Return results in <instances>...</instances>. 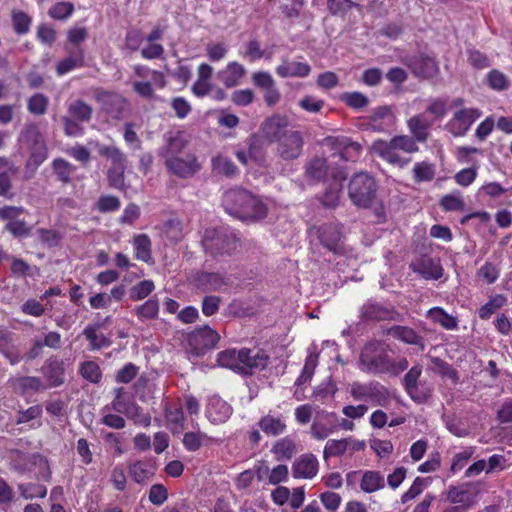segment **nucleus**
<instances>
[{"label": "nucleus", "mask_w": 512, "mask_h": 512, "mask_svg": "<svg viewBox=\"0 0 512 512\" xmlns=\"http://www.w3.org/2000/svg\"><path fill=\"white\" fill-rule=\"evenodd\" d=\"M222 442V439L208 436L203 432H187L183 436V445L191 452L197 451L202 445H220Z\"/></svg>", "instance_id": "5701e85b"}, {"label": "nucleus", "mask_w": 512, "mask_h": 512, "mask_svg": "<svg viewBox=\"0 0 512 512\" xmlns=\"http://www.w3.org/2000/svg\"><path fill=\"white\" fill-rule=\"evenodd\" d=\"M431 369L442 376L451 379L453 382L458 381L456 371L438 357L431 358Z\"/></svg>", "instance_id": "bf43d9fd"}, {"label": "nucleus", "mask_w": 512, "mask_h": 512, "mask_svg": "<svg viewBox=\"0 0 512 512\" xmlns=\"http://www.w3.org/2000/svg\"><path fill=\"white\" fill-rule=\"evenodd\" d=\"M203 246L211 254H231L240 246L237 237L226 230H207L203 239Z\"/></svg>", "instance_id": "0eeeda50"}, {"label": "nucleus", "mask_w": 512, "mask_h": 512, "mask_svg": "<svg viewBox=\"0 0 512 512\" xmlns=\"http://www.w3.org/2000/svg\"><path fill=\"white\" fill-rule=\"evenodd\" d=\"M261 430L269 436L282 434L286 429L285 421L281 417H274L270 414L264 416L259 421Z\"/></svg>", "instance_id": "c756f323"}, {"label": "nucleus", "mask_w": 512, "mask_h": 512, "mask_svg": "<svg viewBox=\"0 0 512 512\" xmlns=\"http://www.w3.org/2000/svg\"><path fill=\"white\" fill-rule=\"evenodd\" d=\"M159 311L158 301L155 299H149L144 304L138 306L135 309V313L139 318L152 319L155 318Z\"/></svg>", "instance_id": "13d9d810"}, {"label": "nucleus", "mask_w": 512, "mask_h": 512, "mask_svg": "<svg viewBox=\"0 0 512 512\" xmlns=\"http://www.w3.org/2000/svg\"><path fill=\"white\" fill-rule=\"evenodd\" d=\"M129 473L137 483H145L154 474L152 467L143 461H136L129 466Z\"/></svg>", "instance_id": "c9c22d12"}, {"label": "nucleus", "mask_w": 512, "mask_h": 512, "mask_svg": "<svg viewBox=\"0 0 512 512\" xmlns=\"http://www.w3.org/2000/svg\"><path fill=\"white\" fill-rule=\"evenodd\" d=\"M12 22L18 34H26L29 31L32 20L26 13L14 11L12 14Z\"/></svg>", "instance_id": "680f3d73"}, {"label": "nucleus", "mask_w": 512, "mask_h": 512, "mask_svg": "<svg viewBox=\"0 0 512 512\" xmlns=\"http://www.w3.org/2000/svg\"><path fill=\"white\" fill-rule=\"evenodd\" d=\"M44 375L49 381L50 386H59L64 382L63 363L51 361L43 368Z\"/></svg>", "instance_id": "72a5a7b5"}, {"label": "nucleus", "mask_w": 512, "mask_h": 512, "mask_svg": "<svg viewBox=\"0 0 512 512\" xmlns=\"http://www.w3.org/2000/svg\"><path fill=\"white\" fill-rule=\"evenodd\" d=\"M475 450V447L469 446L456 453L451 464V471L456 473L462 470L467 465L468 461L473 457Z\"/></svg>", "instance_id": "09e8293b"}, {"label": "nucleus", "mask_w": 512, "mask_h": 512, "mask_svg": "<svg viewBox=\"0 0 512 512\" xmlns=\"http://www.w3.org/2000/svg\"><path fill=\"white\" fill-rule=\"evenodd\" d=\"M37 461L43 462L46 466V462L38 454H25L20 451H14L11 456V467L19 474H24L31 469L32 464H36Z\"/></svg>", "instance_id": "b1692460"}, {"label": "nucleus", "mask_w": 512, "mask_h": 512, "mask_svg": "<svg viewBox=\"0 0 512 512\" xmlns=\"http://www.w3.org/2000/svg\"><path fill=\"white\" fill-rule=\"evenodd\" d=\"M205 50L210 61L219 62L226 57L228 46L223 42H210L206 45Z\"/></svg>", "instance_id": "3c124183"}, {"label": "nucleus", "mask_w": 512, "mask_h": 512, "mask_svg": "<svg viewBox=\"0 0 512 512\" xmlns=\"http://www.w3.org/2000/svg\"><path fill=\"white\" fill-rule=\"evenodd\" d=\"M336 142L338 146L343 149L341 152L343 159L354 161L360 155L361 145L359 143L353 142L345 137L337 138Z\"/></svg>", "instance_id": "58836bf2"}, {"label": "nucleus", "mask_w": 512, "mask_h": 512, "mask_svg": "<svg viewBox=\"0 0 512 512\" xmlns=\"http://www.w3.org/2000/svg\"><path fill=\"white\" fill-rule=\"evenodd\" d=\"M426 316L433 323L440 325L446 330H455L458 326L457 318L451 314H448L441 307H433L429 309Z\"/></svg>", "instance_id": "bb28decb"}, {"label": "nucleus", "mask_w": 512, "mask_h": 512, "mask_svg": "<svg viewBox=\"0 0 512 512\" xmlns=\"http://www.w3.org/2000/svg\"><path fill=\"white\" fill-rule=\"evenodd\" d=\"M223 205L228 213L244 221L262 220L269 209L262 198L244 189L226 191Z\"/></svg>", "instance_id": "f03ea898"}, {"label": "nucleus", "mask_w": 512, "mask_h": 512, "mask_svg": "<svg viewBox=\"0 0 512 512\" xmlns=\"http://www.w3.org/2000/svg\"><path fill=\"white\" fill-rule=\"evenodd\" d=\"M20 495L25 499L44 498L47 488L40 484L27 483L19 485Z\"/></svg>", "instance_id": "8fccbe9b"}, {"label": "nucleus", "mask_w": 512, "mask_h": 512, "mask_svg": "<svg viewBox=\"0 0 512 512\" xmlns=\"http://www.w3.org/2000/svg\"><path fill=\"white\" fill-rule=\"evenodd\" d=\"M23 137L30 147L26 168L34 172L46 160L47 147L36 126L27 127Z\"/></svg>", "instance_id": "6e6552de"}, {"label": "nucleus", "mask_w": 512, "mask_h": 512, "mask_svg": "<svg viewBox=\"0 0 512 512\" xmlns=\"http://www.w3.org/2000/svg\"><path fill=\"white\" fill-rule=\"evenodd\" d=\"M192 339L202 349H214L219 341V335L211 328L205 327L195 332Z\"/></svg>", "instance_id": "7c9ffc66"}, {"label": "nucleus", "mask_w": 512, "mask_h": 512, "mask_svg": "<svg viewBox=\"0 0 512 512\" xmlns=\"http://www.w3.org/2000/svg\"><path fill=\"white\" fill-rule=\"evenodd\" d=\"M385 486L384 476L375 470H367L363 472L360 488L365 493L376 492Z\"/></svg>", "instance_id": "cd10ccee"}, {"label": "nucleus", "mask_w": 512, "mask_h": 512, "mask_svg": "<svg viewBox=\"0 0 512 512\" xmlns=\"http://www.w3.org/2000/svg\"><path fill=\"white\" fill-rule=\"evenodd\" d=\"M371 149L377 156H379L384 161L401 168L406 166L410 161L409 158L406 159L400 155L399 150L396 149V147L390 140H376L372 144Z\"/></svg>", "instance_id": "ddd939ff"}, {"label": "nucleus", "mask_w": 512, "mask_h": 512, "mask_svg": "<svg viewBox=\"0 0 512 512\" xmlns=\"http://www.w3.org/2000/svg\"><path fill=\"white\" fill-rule=\"evenodd\" d=\"M408 367L405 358H391L388 354H360L359 368L369 373L398 375Z\"/></svg>", "instance_id": "20e7f679"}, {"label": "nucleus", "mask_w": 512, "mask_h": 512, "mask_svg": "<svg viewBox=\"0 0 512 512\" xmlns=\"http://www.w3.org/2000/svg\"><path fill=\"white\" fill-rule=\"evenodd\" d=\"M288 126V119L284 115L275 114L267 118L261 125V133L270 142H277L283 137Z\"/></svg>", "instance_id": "4468645a"}, {"label": "nucleus", "mask_w": 512, "mask_h": 512, "mask_svg": "<svg viewBox=\"0 0 512 512\" xmlns=\"http://www.w3.org/2000/svg\"><path fill=\"white\" fill-rule=\"evenodd\" d=\"M411 269L425 279H439L443 275L440 260L429 256H422L410 265Z\"/></svg>", "instance_id": "a211bd4d"}, {"label": "nucleus", "mask_w": 512, "mask_h": 512, "mask_svg": "<svg viewBox=\"0 0 512 512\" xmlns=\"http://www.w3.org/2000/svg\"><path fill=\"white\" fill-rule=\"evenodd\" d=\"M246 73V68L242 64L236 61H231L217 72L216 77L226 88H233L241 84Z\"/></svg>", "instance_id": "dca6fc26"}, {"label": "nucleus", "mask_w": 512, "mask_h": 512, "mask_svg": "<svg viewBox=\"0 0 512 512\" xmlns=\"http://www.w3.org/2000/svg\"><path fill=\"white\" fill-rule=\"evenodd\" d=\"M395 122V116L391 110L384 106L377 108L369 120L370 127L377 132L389 130Z\"/></svg>", "instance_id": "4be33fe9"}, {"label": "nucleus", "mask_w": 512, "mask_h": 512, "mask_svg": "<svg viewBox=\"0 0 512 512\" xmlns=\"http://www.w3.org/2000/svg\"><path fill=\"white\" fill-rule=\"evenodd\" d=\"M376 184L374 179L366 174L355 175L349 184V197L358 207L368 208L375 200Z\"/></svg>", "instance_id": "423d86ee"}, {"label": "nucleus", "mask_w": 512, "mask_h": 512, "mask_svg": "<svg viewBox=\"0 0 512 512\" xmlns=\"http://www.w3.org/2000/svg\"><path fill=\"white\" fill-rule=\"evenodd\" d=\"M74 11V6L70 2H58L49 9V16L57 20L67 19Z\"/></svg>", "instance_id": "4d7b16f0"}, {"label": "nucleus", "mask_w": 512, "mask_h": 512, "mask_svg": "<svg viewBox=\"0 0 512 512\" xmlns=\"http://www.w3.org/2000/svg\"><path fill=\"white\" fill-rule=\"evenodd\" d=\"M407 125L414 140L417 142H425L428 139V129L431 126V123L424 117L423 114H418L411 117L407 121Z\"/></svg>", "instance_id": "a878e982"}, {"label": "nucleus", "mask_w": 512, "mask_h": 512, "mask_svg": "<svg viewBox=\"0 0 512 512\" xmlns=\"http://www.w3.org/2000/svg\"><path fill=\"white\" fill-rule=\"evenodd\" d=\"M276 73L281 78H305L311 73V66L305 61L283 59L276 67Z\"/></svg>", "instance_id": "6ab92c4d"}, {"label": "nucleus", "mask_w": 512, "mask_h": 512, "mask_svg": "<svg viewBox=\"0 0 512 512\" xmlns=\"http://www.w3.org/2000/svg\"><path fill=\"white\" fill-rule=\"evenodd\" d=\"M333 177H335V179H336L334 187L332 190L327 191L323 198L324 205L330 206V207L337 205L339 198H340V193L342 190L341 181L345 179V177L342 175V173H338L337 175L333 174Z\"/></svg>", "instance_id": "603ef678"}, {"label": "nucleus", "mask_w": 512, "mask_h": 512, "mask_svg": "<svg viewBox=\"0 0 512 512\" xmlns=\"http://www.w3.org/2000/svg\"><path fill=\"white\" fill-rule=\"evenodd\" d=\"M277 152L284 160H292L301 154L303 139L298 131H288L283 137L277 141Z\"/></svg>", "instance_id": "9d476101"}, {"label": "nucleus", "mask_w": 512, "mask_h": 512, "mask_svg": "<svg viewBox=\"0 0 512 512\" xmlns=\"http://www.w3.org/2000/svg\"><path fill=\"white\" fill-rule=\"evenodd\" d=\"M112 408L133 421L137 426L149 427L151 424V416L145 413L143 409L134 402H124L117 396L112 402Z\"/></svg>", "instance_id": "1a4fd4ad"}, {"label": "nucleus", "mask_w": 512, "mask_h": 512, "mask_svg": "<svg viewBox=\"0 0 512 512\" xmlns=\"http://www.w3.org/2000/svg\"><path fill=\"white\" fill-rule=\"evenodd\" d=\"M272 452L277 460H288L296 453V446L292 439L285 437L274 444Z\"/></svg>", "instance_id": "473e14b6"}, {"label": "nucleus", "mask_w": 512, "mask_h": 512, "mask_svg": "<svg viewBox=\"0 0 512 512\" xmlns=\"http://www.w3.org/2000/svg\"><path fill=\"white\" fill-rule=\"evenodd\" d=\"M162 235L171 242H178L183 238V226L180 220L173 218L161 226Z\"/></svg>", "instance_id": "2f4dec72"}, {"label": "nucleus", "mask_w": 512, "mask_h": 512, "mask_svg": "<svg viewBox=\"0 0 512 512\" xmlns=\"http://www.w3.org/2000/svg\"><path fill=\"white\" fill-rule=\"evenodd\" d=\"M307 175L313 180H321L328 173L327 163L324 158H315L307 166Z\"/></svg>", "instance_id": "a18cd8bd"}, {"label": "nucleus", "mask_w": 512, "mask_h": 512, "mask_svg": "<svg viewBox=\"0 0 512 512\" xmlns=\"http://www.w3.org/2000/svg\"><path fill=\"white\" fill-rule=\"evenodd\" d=\"M347 452L346 438L330 439L326 442L323 449V459L327 461L332 457H340Z\"/></svg>", "instance_id": "4c0bfd02"}, {"label": "nucleus", "mask_w": 512, "mask_h": 512, "mask_svg": "<svg viewBox=\"0 0 512 512\" xmlns=\"http://www.w3.org/2000/svg\"><path fill=\"white\" fill-rule=\"evenodd\" d=\"M83 64V54L79 52L74 56H70L62 61H60L57 65V73L59 75H63L68 73L69 71L82 66Z\"/></svg>", "instance_id": "052dcab7"}, {"label": "nucleus", "mask_w": 512, "mask_h": 512, "mask_svg": "<svg viewBox=\"0 0 512 512\" xmlns=\"http://www.w3.org/2000/svg\"><path fill=\"white\" fill-rule=\"evenodd\" d=\"M318 238L329 250L337 252L342 238V228L339 224H325L317 229Z\"/></svg>", "instance_id": "aec40b11"}, {"label": "nucleus", "mask_w": 512, "mask_h": 512, "mask_svg": "<svg viewBox=\"0 0 512 512\" xmlns=\"http://www.w3.org/2000/svg\"><path fill=\"white\" fill-rule=\"evenodd\" d=\"M135 257L138 260L148 262L151 259V241L145 234L136 236L133 240Z\"/></svg>", "instance_id": "e433bc0d"}, {"label": "nucleus", "mask_w": 512, "mask_h": 512, "mask_svg": "<svg viewBox=\"0 0 512 512\" xmlns=\"http://www.w3.org/2000/svg\"><path fill=\"white\" fill-rule=\"evenodd\" d=\"M330 418H335V414L326 412L323 419L313 421L310 427V435L313 439L322 441L337 431V425L330 421Z\"/></svg>", "instance_id": "412c9836"}, {"label": "nucleus", "mask_w": 512, "mask_h": 512, "mask_svg": "<svg viewBox=\"0 0 512 512\" xmlns=\"http://www.w3.org/2000/svg\"><path fill=\"white\" fill-rule=\"evenodd\" d=\"M390 141L399 150V152L404 153H415L419 150L417 141L408 135H399L395 136Z\"/></svg>", "instance_id": "de8ad7c7"}, {"label": "nucleus", "mask_w": 512, "mask_h": 512, "mask_svg": "<svg viewBox=\"0 0 512 512\" xmlns=\"http://www.w3.org/2000/svg\"><path fill=\"white\" fill-rule=\"evenodd\" d=\"M212 166L214 172L225 176H232L237 170L230 159L221 155L212 158Z\"/></svg>", "instance_id": "37998d69"}, {"label": "nucleus", "mask_w": 512, "mask_h": 512, "mask_svg": "<svg viewBox=\"0 0 512 512\" xmlns=\"http://www.w3.org/2000/svg\"><path fill=\"white\" fill-rule=\"evenodd\" d=\"M464 100L457 98L452 106L456 109L452 117L445 124V129L454 137H463L470 130L474 122L482 115L480 109L475 107H462Z\"/></svg>", "instance_id": "39448f33"}, {"label": "nucleus", "mask_w": 512, "mask_h": 512, "mask_svg": "<svg viewBox=\"0 0 512 512\" xmlns=\"http://www.w3.org/2000/svg\"><path fill=\"white\" fill-rule=\"evenodd\" d=\"M319 471V461L312 453L299 456L292 464V475L296 479H312Z\"/></svg>", "instance_id": "f8f14e48"}, {"label": "nucleus", "mask_w": 512, "mask_h": 512, "mask_svg": "<svg viewBox=\"0 0 512 512\" xmlns=\"http://www.w3.org/2000/svg\"><path fill=\"white\" fill-rule=\"evenodd\" d=\"M388 334L408 344H415L419 340V336L413 329L402 326L391 327Z\"/></svg>", "instance_id": "c03bdc74"}, {"label": "nucleus", "mask_w": 512, "mask_h": 512, "mask_svg": "<svg viewBox=\"0 0 512 512\" xmlns=\"http://www.w3.org/2000/svg\"><path fill=\"white\" fill-rule=\"evenodd\" d=\"M506 303V298L502 295H496L491 298L489 302L483 305L479 310V317L481 319H488L491 315L499 308L504 306Z\"/></svg>", "instance_id": "5fc2aeb1"}, {"label": "nucleus", "mask_w": 512, "mask_h": 512, "mask_svg": "<svg viewBox=\"0 0 512 512\" xmlns=\"http://www.w3.org/2000/svg\"><path fill=\"white\" fill-rule=\"evenodd\" d=\"M405 63L417 77L432 78L439 72V66L435 59L424 54L414 55Z\"/></svg>", "instance_id": "9b49d317"}, {"label": "nucleus", "mask_w": 512, "mask_h": 512, "mask_svg": "<svg viewBox=\"0 0 512 512\" xmlns=\"http://www.w3.org/2000/svg\"><path fill=\"white\" fill-rule=\"evenodd\" d=\"M413 174L416 182L431 181L435 176V165L426 161L417 162L413 166Z\"/></svg>", "instance_id": "ea45409f"}, {"label": "nucleus", "mask_w": 512, "mask_h": 512, "mask_svg": "<svg viewBox=\"0 0 512 512\" xmlns=\"http://www.w3.org/2000/svg\"><path fill=\"white\" fill-rule=\"evenodd\" d=\"M449 110L448 100L446 98H433L429 101L426 112L433 115L435 119L444 118Z\"/></svg>", "instance_id": "49530a36"}, {"label": "nucleus", "mask_w": 512, "mask_h": 512, "mask_svg": "<svg viewBox=\"0 0 512 512\" xmlns=\"http://www.w3.org/2000/svg\"><path fill=\"white\" fill-rule=\"evenodd\" d=\"M208 420L212 423H223L232 414V407L217 395L208 398L205 409Z\"/></svg>", "instance_id": "f3484780"}, {"label": "nucleus", "mask_w": 512, "mask_h": 512, "mask_svg": "<svg viewBox=\"0 0 512 512\" xmlns=\"http://www.w3.org/2000/svg\"><path fill=\"white\" fill-rule=\"evenodd\" d=\"M426 487V480L420 477H417L410 488L402 495L401 502L403 504L415 499L419 496L424 488Z\"/></svg>", "instance_id": "338daca9"}, {"label": "nucleus", "mask_w": 512, "mask_h": 512, "mask_svg": "<svg viewBox=\"0 0 512 512\" xmlns=\"http://www.w3.org/2000/svg\"><path fill=\"white\" fill-rule=\"evenodd\" d=\"M61 341V336L57 332H49L48 334L38 337L35 346L38 349L47 347L49 349H58Z\"/></svg>", "instance_id": "774afa93"}, {"label": "nucleus", "mask_w": 512, "mask_h": 512, "mask_svg": "<svg viewBox=\"0 0 512 512\" xmlns=\"http://www.w3.org/2000/svg\"><path fill=\"white\" fill-rule=\"evenodd\" d=\"M185 145L186 141L183 135L178 133L168 139L167 148L163 153L168 170L183 178L192 176L200 169L195 155L190 153L180 155Z\"/></svg>", "instance_id": "7ed1b4c3"}, {"label": "nucleus", "mask_w": 512, "mask_h": 512, "mask_svg": "<svg viewBox=\"0 0 512 512\" xmlns=\"http://www.w3.org/2000/svg\"><path fill=\"white\" fill-rule=\"evenodd\" d=\"M48 98L43 94H35L28 100V110L32 114L42 115L46 112Z\"/></svg>", "instance_id": "e2e57ef3"}, {"label": "nucleus", "mask_w": 512, "mask_h": 512, "mask_svg": "<svg viewBox=\"0 0 512 512\" xmlns=\"http://www.w3.org/2000/svg\"><path fill=\"white\" fill-rule=\"evenodd\" d=\"M440 204L446 211H463L465 202L460 192H453L441 198Z\"/></svg>", "instance_id": "79ce46f5"}, {"label": "nucleus", "mask_w": 512, "mask_h": 512, "mask_svg": "<svg viewBox=\"0 0 512 512\" xmlns=\"http://www.w3.org/2000/svg\"><path fill=\"white\" fill-rule=\"evenodd\" d=\"M189 361L200 370L206 371V367L214 368L216 366L230 369L239 374H252L255 369L266 365V354H214V361L209 365L205 364L206 356L212 354H189Z\"/></svg>", "instance_id": "f257e3e1"}, {"label": "nucleus", "mask_w": 512, "mask_h": 512, "mask_svg": "<svg viewBox=\"0 0 512 512\" xmlns=\"http://www.w3.org/2000/svg\"><path fill=\"white\" fill-rule=\"evenodd\" d=\"M154 288V283L151 280H143L131 288L130 299L133 301L142 300L146 298Z\"/></svg>", "instance_id": "864d4df0"}, {"label": "nucleus", "mask_w": 512, "mask_h": 512, "mask_svg": "<svg viewBox=\"0 0 512 512\" xmlns=\"http://www.w3.org/2000/svg\"><path fill=\"white\" fill-rule=\"evenodd\" d=\"M90 144H94L97 148L98 153L101 156L107 157L111 160L112 165L117 166L121 169V165L125 162V157L123 153L114 145H103L98 142H90Z\"/></svg>", "instance_id": "f704fd0d"}, {"label": "nucleus", "mask_w": 512, "mask_h": 512, "mask_svg": "<svg viewBox=\"0 0 512 512\" xmlns=\"http://www.w3.org/2000/svg\"><path fill=\"white\" fill-rule=\"evenodd\" d=\"M68 112L80 121H89L92 115V108L85 102L76 100L68 105Z\"/></svg>", "instance_id": "a19ab883"}, {"label": "nucleus", "mask_w": 512, "mask_h": 512, "mask_svg": "<svg viewBox=\"0 0 512 512\" xmlns=\"http://www.w3.org/2000/svg\"><path fill=\"white\" fill-rule=\"evenodd\" d=\"M84 335L93 349H101L107 345V339L95 327H87L84 330Z\"/></svg>", "instance_id": "0e129e2a"}, {"label": "nucleus", "mask_w": 512, "mask_h": 512, "mask_svg": "<svg viewBox=\"0 0 512 512\" xmlns=\"http://www.w3.org/2000/svg\"><path fill=\"white\" fill-rule=\"evenodd\" d=\"M13 387L15 391L21 394H30L44 390L46 386L37 377H18L13 380Z\"/></svg>", "instance_id": "c85d7f7f"}, {"label": "nucleus", "mask_w": 512, "mask_h": 512, "mask_svg": "<svg viewBox=\"0 0 512 512\" xmlns=\"http://www.w3.org/2000/svg\"><path fill=\"white\" fill-rule=\"evenodd\" d=\"M382 389L383 387L375 382L368 384L354 382L351 384L350 394L356 401H366L379 404L383 395Z\"/></svg>", "instance_id": "2eb2a0df"}, {"label": "nucleus", "mask_w": 512, "mask_h": 512, "mask_svg": "<svg viewBox=\"0 0 512 512\" xmlns=\"http://www.w3.org/2000/svg\"><path fill=\"white\" fill-rule=\"evenodd\" d=\"M53 169L58 178L63 182H68L75 168L72 164L64 159H55L52 163Z\"/></svg>", "instance_id": "6e6d98bb"}, {"label": "nucleus", "mask_w": 512, "mask_h": 512, "mask_svg": "<svg viewBox=\"0 0 512 512\" xmlns=\"http://www.w3.org/2000/svg\"><path fill=\"white\" fill-rule=\"evenodd\" d=\"M395 315V311L378 303H367L362 308V318L365 320H393Z\"/></svg>", "instance_id": "393cba45"}, {"label": "nucleus", "mask_w": 512, "mask_h": 512, "mask_svg": "<svg viewBox=\"0 0 512 512\" xmlns=\"http://www.w3.org/2000/svg\"><path fill=\"white\" fill-rule=\"evenodd\" d=\"M489 86L494 90H504L508 87L509 81L506 75L498 70H491L487 74Z\"/></svg>", "instance_id": "69168bd1"}]
</instances>
